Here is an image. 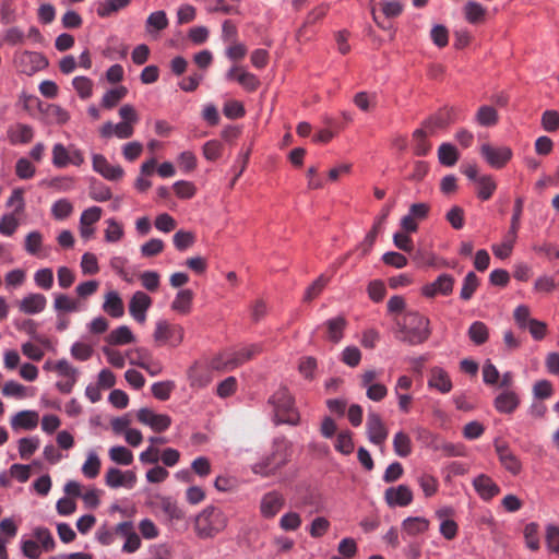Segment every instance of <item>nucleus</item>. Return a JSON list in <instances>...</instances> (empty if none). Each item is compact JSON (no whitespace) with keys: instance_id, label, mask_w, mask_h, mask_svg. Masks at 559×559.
Returning <instances> with one entry per match:
<instances>
[{"instance_id":"412c9836","label":"nucleus","mask_w":559,"mask_h":559,"mask_svg":"<svg viewBox=\"0 0 559 559\" xmlns=\"http://www.w3.org/2000/svg\"><path fill=\"white\" fill-rule=\"evenodd\" d=\"M427 384L442 394L449 393L453 386L449 373L443 368L437 366L430 369Z\"/></svg>"},{"instance_id":"5701e85b","label":"nucleus","mask_w":559,"mask_h":559,"mask_svg":"<svg viewBox=\"0 0 559 559\" xmlns=\"http://www.w3.org/2000/svg\"><path fill=\"white\" fill-rule=\"evenodd\" d=\"M211 365L202 366L198 362L193 364L188 370V379L192 388H204L212 381Z\"/></svg>"},{"instance_id":"bb28decb","label":"nucleus","mask_w":559,"mask_h":559,"mask_svg":"<svg viewBox=\"0 0 559 559\" xmlns=\"http://www.w3.org/2000/svg\"><path fill=\"white\" fill-rule=\"evenodd\" d=\"M33 136V128L28 124L16 123L8 129V139L12 144H26Z\"/></svg>"},{"instance_id":"9b49d317","label":"nucleus","mask_w":559,"mask_h":559,"mask_svg":"<svg viewBox=\"0 0 559 559\" xmlns=\"http://www.w3.org/2000/svg\"><path fill=\"white\" fill-rule=\"evenodd\" d=\"M366 429L368 439L376 445H382L388 438V429L382 421L381 416L376 412H369L367 416Z\"/></svg>"},{"instance_id":"7ed1b4c3","label":"nucleus","mask_w":559,"mask_h":559,"mask_svg":"<svg viewBox=\"0 0 559 559\" xmlns=\"http://www.w3.org/2000/svg\"><path fill=\"white\" fill-rule=\"evenodd\" d=\"M269 403L274 408V421L276 425L288 424L297 425L299 423V414L294 406V400L285 388H280L269 399Z\"/></svg>"},{"instance_id":"f704fd0d","label":"nucleus","mask_w":559,"mask_h":559,"mask_svg":"<svg viewBox=\"0 0 559 559\" xmlns=\"http://www.w3.org/2000/svg\"><path fill=\"white\" fill-rule=\"evenodd\" d=\"M104 239L108 243L119 242L124 236L123 225L116 218H108L105 222Z\"/></svg>"},{"instance_id":"2f4dec72","label":"nucleus","mask_w":559,"mask_h":559,"mask_svg":"<svg viewBox=\"0 0 559 559\" xmlns=\"http://www.w3.org/2000/svg\"><path fill=\"white\" fill-rule=\"evenodd\" d=\"M192 300L193 292L188 288L181 289L176 294L170 308L180 314H188L192 308Z\"/></svg>"},{"instance_id":"ddd939ff","label":"nucleus","mask_w":559,"mask_h":559,"mask_svg":"<svg viewBox=\"0 0 559 559\" xmlns=\"http://www.w3.org/2000/svg\"><path fill=\"white\" fill-rule=\"evenodd\" d=\"M93 170L107 180L117 181L124 175V170L119 165H111L102 154H92Z\"/></svg>"},{"instance_id":"c85d7f7f","label":"nucleus","mask_w":559,"mask_h":559,"mask_svg":"<svg viewBox=\"0 0 559 559\" xmlns=\"http://www.w3.org/2000/svg\"><path fill=\"white\" fill-rule=\"evenodd\" d=\"M103 310L112 318H121L124 314V306L120 295L110 290L105 295Z\"/></svg>"},{"instance_id":"72a5a7b5","label":"nucleus","mask_w":559,"mask_h":559,"mask_svg":"<svg viewBox=\"0 0 559 559\" xmlns=\"http://www.w3.org/2000/svg\"><path fill=\"white\" fill-rule=\"evenodd\" d=\"M131 0H104L96 3L99 17H108L130 4Z\"/></svg>"},{"instance_id":"37998d69","label":"nucleus","mask_w":559,"mask_h":559,"mask_svg":"<svg viewBox=\"0 0 559 559\" xmlns=\"http://www.w3.org/2000/svg\"><path fill=\"white\" fill-rule=\"evenodd\" d=\"M33 536L35 542L39 544L44 551H51L55 546V539L50 531L44 526H38L33 530Z\"/></svg>"},{"instance_id":"79ce46f5","label":"nucleus","mask_w":559,"mask_h":559,"mask_svg":"<svg viewBox=\"0 0 559 559\" xmlns=\"http://www.w3.org/2000/svg\"><path fill=\"white\" fill-rule=\"evenodd\" d=\"M393 448L396 455L406 457L412 453L411 438L403 431L395 433L393 438Z\"/></svg>"},{"instance_id":"13d9d810","label":"nucleus","mask_w":559,"mask_h":559,"mask_svg":"<svg viewBox=\"0 0 559 559\" xmlns=\"http://www.w3.org/2000/svg\"><path fill=\"white\" fill-rule=\"evenodd\" d=\"M329 282H330V277H328L323 274L320 275L310 286L307 287L305 295H304V300L310 301V300L314 299L316 297H318Z\"/></svg>"},{"instance_id":"c756f323","label":"nucleus","mask_w":559,"mask_h":559,"mask_svg":"<svg viewBox=\"0 0 559 559\" xmlns=\"http://www.w3.org/2000/svg\"><path fill=\"white\" fill-rule=\"evenodd\" d=\"M324 325L326 326V338L336 344L341 342L344 336V330L347 325V321L343 316H337L325 321Z\"/></svg>"},{"instance_id":"09e8293b","label":"nucleus","mask_w":559,"mask_h":559,"mask_svg":"<svg viewBox=\"0 0 559 559\" xmlns=\"http://www.w3.org/2000/svg\"><path fill=\"white\" fill-rule=\"evenodd\" d=\"M52 165L57 168H66L70 165V152L69 147H66L61 143H56L52 146Z\"/></svg>"},{"instance_id":"603ef678","label":"nucleus","mask_w":559,"mask_h":559,"mask_svg":"<svg viewBox=\"0 0 559 559\" xmlns=\"http://www.w3.org/2000/svg\"><path fill=\"white\" fill-rule=\"evenodd\" d=\"M39 448V439L36 437L22 438L19 440V454L21 459H29Z\"/></svg>"},{"instance_id":"a878e982","label":"nucleus","mask_w":559,"mask_h":559,"mask_svg":"<svg viewBox=\"0 0 559 559\" xmlns=\"http://www.w3.org/2000/svg\"><path fill=\"white\" fill-rule=\"evenodd\" d=\"M169 21L164 10L152 12L145 21V32L157 37L159 32L168 27Z\"/></svg>"},{"instance_id":"2eb2a0df","label":"nucleus","mask_w":559,"mask_h":559,"mask_svg":"<svg viewBox=\"0 0 559 559\" xmlns=\"http://www.w3.org/2000/svg\"><path fill=\"white\" fill-rule=\"evenodd\" d=\"M152 305L151 297L144 292H135L129 301L130 316L139 323L146 321V312Z\"/></svg>"},{"instance_id":"4be33fe9","label":"nucleus","mask_w":559,"mask_h":559,"mask_svg":"<svg viewBox=\"0 0 559 559\" xmlns=\"http://www.w3.org/2000/svg\"><path fill=\"white\" fill-rule=\"evenodd\" d=\"M39 415L36 411H21L11 417L10 424L14 431L33 430L37 427Z\"/></svg>"},{"instance_id":"69168bd1","label":"nucleus","mask_w":559,"mask_h":559,"mask_svg":"<svg viewBox=\"0 0 559 559\" xmlns=\"http://www.w3.org/2000/svg\"><path fill=\"white\" fill-rule=\"evenodd\" d=\"M164 250V241L158 238H152L148 241L144 242L140 247V252L142 257L152 258L159 254Z\"/></svg>"},{"instance_id":"052dcab7","label":"nucleus","mask_w":559,"mask_h":559,"mask_svg":"<svg viewBox=\"0 0 559 559\" xmlns=\"http://www.w3.org/2000/svg\"><path fill=\"white\" fill-rule=\"evenodd\" d=\"M151 355L152 353L145 347H136L127 352L129 362L140 368L145 365Z\"/></svg>"},{"instance_id":"1a4fd4ad","label":"nucleus","mask_w":559,"mask_h":559,"mask_svg":"<svg viewBox=\"0 0 559 559\" xmlns=\"http://www.w3.org/2000/svg\"><path fill=\"white\" fill-rule=\"evenodd\" d=\"M479 152L487 164L496 169L504 167L513 155L509 146H492L489 143L481 144Z\"/></svg>"},{"instance_id":"0e129e2a","label":"nucleus","mask_w":559,"mask_h":559,"mask_svg":"<svg viewBox=\"0 0 559 559\" xmlns=\"http://www.w3.org/2000/svg\"><path fill=\"white\" fill-rule=\"evenodd\" d=\"M35 284L45 290L52 287L53 284V272L49 267L40 269L34 274Z\"/></svg>"},{"instance_id":"6ab92c4d","label":"nucleus","mask_w":559,"mask_h":559,"mask_svg":"<svg viewBox=\"0 0 559 559\" xmlns=\"http://www.w3.org/2000/svg\"><path fill=\"white\" fill-rule=\"evenodd\" d=\"M134 133V127L130 122H118L114 124L110 121L105 122L99 129V134L104 139L116 136L120 140L129 139Z\"/></svg>"},{"instance_id":"39448f33","label":"nucleus","mask_w":559,"mask_h":559,"mask_svg":"<svg viewBox=\"0 0 559 559\" xmlns=\"http://www.w3.org/2000/svg\"><path fill=\"white\" fill-rule=\"evenodd\" d=\"M185 333L182 325L162 319L155 323L153 338L157 346L176 348L183 343Z\"/></svg>"},{"instance_id":"0eeeda50","label":"nucleus","mask_w":559,"mask_h":559,"mask_svg":"<svg viewBox=\"0 0 559 559\" xmlns=\"http://www.w3.org/2000/svg\"><path fill=\"white\" fill-rule=\"evenodd\" d=\"M14 63L17 70L26 75H33L48 66L44 55L27 50L15 53Z\"/></svg>"},{"instance_id":"de8ad7c7","label":"nucleus","mask_w":559,"mask_h":559,"mask_svg":"<svg viewBox=\"0 0 559 559\" xmlns=\"http://www.w3.org/2000/svg\"><path fill=\"white\" fill-rule=\"evenodd\" d=\"M128 90L124 86H118L107 91L102 98V106L114 108L122 98L126 97Z\"/></svg>"},{"instance_id":"f257e3e1","label":"nucleus","mask_w":559,"mask_h":559,"mask_svg":"<svg viewBox=\"0 0 559 559\" xmlns=\"http://www.w3.org/2000/svg\"><path fill=\"white\" fill-rule=\"evenodd\" d=\"M395 323L399 338L409 345L423 344L431 334L430 320L418 311H406Z\"/></svg>"},{"instance_id":"c03bdc74","label":"nucleus","mask_w":559,"mask_h":559,"mask_svg":"<svg viewBox=\"0 0 559 559\" xmlns=\"http://www.w3.org/2000/svg\"><path fill=\"white\" fill-rule=\"evenodd\" d=\"M475 119L481 127H492L498 122V112L493 107L485 105L479 107Z\"/></svg>"},{"instance_id":"b1692460","label":"nucleus","mask_w":559,"mask_h":559,"mask_svg":"<svg viewBox=\"0 0 559 559\" xmlns=\"http://www.w3.org/2000/svg\"><path fill=\"white\" fill-rule=\"evenodd\" d=\"M496 451L502 466L513 475H518L522 469L519 457L506 444H496Z\"/></svg>"},{"instance_id":"3c124183","label":"nucleus","mask_w":559,"mask_h":559,"mask_svg":"<svg viewBox=\"0 0 559 559\" xmlns=\"http://www.w3.org/2000/svg\"><path fill=\"white\" fill-rule=\"evenodd\" d=\"M479 285V280L474 272H468L463 280L460 297L469 300Z\"/></svg>"},{"instance_id":"49530a36","label":"nucleus","mask_w":559,"mask_h":559,"mask_svg":"<svg viewBox=\"0 0 559 559\" xmlns=\"http://www.w3.org/2000/svg\"><path fill=\"white\" fill-rule=\"evenodd\" d=\"M465 19L473 24L479 23L484 20L486 9L476 1H468L464 5Z\"/></svg>"},{"instance_id":"4c0bfd02","label":"nucleus","mask_w":559,"mask_h":559,"mask_svg":"<svg viewBox=\"0 0 559 559\" xmlns=\"http://www.w3.org/2000/svg\"><path fill=\"white\" fill-rule=\"evenodd\" d=\"M477 197L480 200H489L497 189V183L491 175H483L477 179Z\"/></svg>"},{"instance_id":"a19ab883","label":"nucleus","mask_w":559,"mask_h":559,"mask_svg":"<svg viewBox=\"0 0 559 559\" xmlns=\"http://www.w3.org/2000/svg\"><path fill=\"white\" fill-rule=\"evenodd\" d=\"M467 334L474 344L481 345L488 340L489 331L484 322L475 321L468 328Z\"/></svg>"},{"instance_id":"f03ea898","label":"nucleus","mask_w":559,"mask_h":559,"mask_svg":"<svg viewBox=\"0 0 559 559\" xmlns=\"http://www.w3.org/2000/svg\"><path fill=\"white\" fill-rule=\"evenodd\" d=\"M261 347L251 344L239 349H226L211 360V367L218 371H231L259 354Z\"/></svg>"},{"instance_id":"cd10ccee","label":"nucleus","mask_w":559,"mask_h":559,"mask_svg":"<svg viewBox=\"0 0 559 559\" xmlns=\"http://www.w3.org/2000/svg\"><path fill=\"white\" fill-rule=\"evenodd\" d=\"M473 485L478 495L485 500L493 498L500 491L498 485L491 478L485 475L477 476L474 479Z\"/></svg>"},{"instance_id":"6e6552de","label":"nucleus","mask_w":559,"mask_h":559,"mask_svg":"<svg viewBox=\"0 0 559 559\" xmlns=\"http://www.w3.org/2000/svg\"><path fill=\"white\" fill-rule=\"evenodd\" d=\"M443 127V120L441 118L435 117L426 120L423 124V128L414 131V140H415V154L418 156H425L430 151V144L426 142L425 138L428 135H432L438 128Z\"/></svg>"},{"instance_id":"393cba45","label":"nucleus","mask_w":559,"mask_h":559,"mask_svg":"<svg viewBox=\"0 0 559 559\" xmlns=\"http://www.w3.org/2000/svg\"><path fill=\"white\" fill-rule=\"evenodd\" d=\"M430 522L424 516H408L402 522V531L405 536L415 537L429 530Z\"/></svg>"},{"instance_id":"e433bc0d","label":"nucleus","mask_w":559,"mask_h":559,"mask_svg":"<svg viewBox=\"0 0 559 559\" xmlns=\"http://www.w3.org/2000/svg\"><path fill=\"white\" fill-rule=\"evenodd\" d=\"M392 209H393V203L385 204L382 207L380 215L374 221L372 229L367 234V236L365 238V242L366 243H368L369 246L373 245L378 234L382 229V227H383L388 216L390 215V212H391Z\"/></svg>"},{"instance_id":"a18cd8bd","label":"nucleus","mask_w":559,"mask_h":559,"mask_svg":"<svg viewBox=\"0 0 559 559\" xmlns=\"http://www.w3.org/2000/svg\"><path fill=\"white\" fill-rule=\"evenodd\" d=\"M438 158L444 166H453L459 159V153L451 143H442L438 148Z\"/></svg>"},{"instance_id":"338daca9","label":"nucleus","mask_w":559,"mask_h":559,"mask_svg":"<svg viewBox=\"0 0 559 559\" xmlns=\"http://www.w3.org/2000/svg\"><path fill=\"white\" fill-rule=\"evenodd\" d=\"M53 370L57 372V374L63 379H78L79 371L76 368H74L68 360L60 359L58 360Z\"/></svg>"},{"instance_id":"9d476101","label":"nucleus","mask_w":559,"mask_h":559,"mask_svg":"<svg viewBox=\"0 0 559 559\" xmlns=\"http://www.w3.org/2000/svg\"><path fill=\"white\" fill-rule=\"evenodd\" d=\"M138 420L148 426L155 432L166 431L171 425V418L166 414H156L152 409L143 407L138 411Z\"/></svg>"},{"instance_id":"4d7b16f0","label":"nucleus","mask_w":559,"mask_h":559,"mask_svg":"<svg viewBox=\"0 0 559 559\" xmlns=\"http://www.w3.org/2000/svg\"><path fill=\"white\" fill-rule=\"evenodd\" d=\"M335 450L344 455H349L354 451V442L352 432L348 430L341 431L335 441Z\"/></svg>"},{"instance_id":"bf43d9fd","label":"nucleus","mask_w":559,"mask_h":559,"mask_svg":"<svg viewBox=\"0 0 559 559\" xmlns=\"http://www.w3.org/2000/svg\"><path fill=\"white\" fill-rule=\"evenodd\" d=\"M341 360L348 367H357L361 360V352L357 346H346L342 350Z\"/></svg>"},{"instance_id":"a211bd4d","label":"nucleus","mask_w":559,"mask_h":559,"mask_svg":"<svg viewBox=\"0 0 559 559\" xmlns=\"http://www.w3.org/2000/svg\"><path fill=\"white\" fill-rule=\"evenodd\" d=\"M384 499L390 507H406L413 501V492L408 486L399 485L388 488Z\"/></svg>"},{"instance_id":"20e7f679","label":"nucleus","mask_w":559,"mask_h":559,"mask_svg":"<svg viewBox=\"0 0 559 559\" xmlns=\"http://www.w3.org/2000/svg\"><path fill=\"white\" fill-rule=\"evenodd\" d=\"M227 525V516L215 507H207L195 518V532L202 538L213 537Z\"/></svg>"},{"instance_id":"f8f14e48","label":"nucleus","mask_w":559,"mask_h":559,"mask_svg":"<svg viewBox=\"0 0 559 559\" xmlns=\"http://www.w3.org/2000/svg\"><path fill=\"white\" fill-rule=\"evenodd\" d=\"M455 280L452 275L443 273L436 281L421 287L423 296L433 298L437 295L448 296L453 292Z\"/></svg>"},{"instance_id":"473e14b6","label":"nucleus","mask_w":559,"mask_h":559,"mask_svg":"<svg viewBox=\"0 0 559 559\" xmlns=\"http://www.w3.org/2000/svg\"><path fill=\"white\" fill-rule=\"evenodd\" d=\"M516 238L518 231L509 229L501 243H495L491 246L495 257L501 260L509 258Z\"/></svg>"},{"instance_id":"8fccbe9b","label":"nucleus","mask_w":559,"mask_h":559,"mask_svg":"<svg viewBox=\"0 0 559 559\" xmlns=\"http://www.w3.org/2000/svg\"><path fill=\"white\" fill-rule=\"evenodd\" d=\"M16 213H7L0 217V234L7 237L12 236L20 225Z\"/></svg>"},{"instance_id":"423d86ee","label":"nucleus","mask_w":559,"mask_h":559,"mask_svg":"<svg viewBox=\"0 0 559 559\" xmlns=\"http://www.w3.org/2000/svg\"><path fill=\"white\" fill-rule=\"evenodd\" d=\"M287 447L288 445L285 439H275L272 454L253 464L251 467L252 472L261 476L273 475L287 462Z\"/></svg>"},{"instance_id":"5fc2aeb1","label":"nucleus","mask_w":559,"mask_h":559,"mask_svg":"<svg viewBox=\"0 0 559 559\" xmlns=\"http://www.w3.org/2000/svg\"><path fill=\"white\" fill-rule=\"evenodd\" d=\"M73 212V205L68 199L57 200L51 206V214L56 219L62 221Z\"/></svg>"},{"instance_id":"e2e57ef3","label":"nucleus","mask_w":559,"mask_h":559,"mask_svg":"<svg viewBox=\"0 0 559 559\" xmlns=\"http://www.w3.org/2000/svg\"><path fill=\"white\" fill-rule=\"evenodd\" d=\"M236 81L247 91L252 92L255 91L259 87L260 81L259 79L246 71L243 68L239 70V73L237 74Z\"/></svg>"},{"instance_id":"7c9ffc66","label":"nucleus","mask_w":559,"mask_h":559,"mask_svg":"<svg viewBox=\"0 0 559 559\" xmlns=\"http://www.w3.org/2000/svg\"><path fill=\"white\" fill-rule=\"evenodd\" d=\"M53 309L60 314L80 311L82 307L78 299H73L66 294L56 293L53 294Z\"/></svg>"},{"instance_id":"dca6fc26","label":"nucleus","mask_w":559,"mask_h":559,"mask_svg":"<svg viewBox=\"0 0 559 559\" xmlns=\"http://www.w3.org/2000/svg\"><path fill=\"white\" fill-rule=\"evenodd\" d=\"M285 498L278 491H269L264 493L260 501V513L265 519L274 518L284 507Z\"/></svg>"},{"instance_id":"864d4df0","label":"nucleus","mask_w":559,"mask_h":559,"mask_svg":"<svg viewBox=\"0 0 559 559\" xmlns=\"http://www.w3.org/2000/svg\"><path fill=\"white\" fill-rule=\"evenodd\" d=\"M72 85L82 99H87L93 94V82L87 76H75Z\"/></svg>"},{"instance_id":"58836bf2","label":"nucleus","mask_w":559,"mask_h":559,"mask_svg":"<svg viewBox=\"0 0 559 559\" xmlns=\"http://www.w3.org/2000/svg\"><path fill=\"white\" fill-rule=\"evenodd\" d=\"M100 459L95 451H88L86 460L82 465V473L88 479H94L100 471Z\"/></svg>"},{"instance_id":"f3484780","label":"nucleus","mask_w":559,"mask_h":559,"mask_svg":"<svg viewBox=\"0 0 559 559\" xmlns=\"http://www.w3.org/2000/svg\"><path fill=\"white\" fill-rule=\"evenodd\" d=\"M47 306V298L39 293H29L25 295L17 304L19 310L28 316L43 312Z\"/></svg>"},{"instance_id":"4468645a","label":"nucleus","mask_w":559,"mask_h":559,"mask_svg":"<svg viewBox=\"0 0 559 559\" xmlns=\"http://www.w3.org/2000/svg\"><path fill=\"white\" fill-rule=\"evenodd\" d=\"M105 483L110 488L126 487L132 489L136 484V475L132 471H120L117 467L108 468Z\"/></svg>"},{"instance_id":"aec40b11","label":"nucleus","mask_w":559,"mask_h":559,"mask_svg":"<svg viewBox=\"0 0 559 559\" xmlns=\"http://www.w3.org/2000/svg\"><path fill=\"white\" fill-rule=\"evenodd\" d=\"M520 396L513 390H503L493 400V406L501 414H512L520 405Z\"/></svg>"},{"instance_id":"680f3d73","label":"nucleus","mask_w":559,"mask_h":559,"mask_svg":"<svg viewBox=\"0 0 559 559\" xmlns=\"http://www.w3.org/2000/svg\"><path fill=\"white\" fill-rule=\"evenodd\" d=\"M524 538L526 546L531 550H538L539 549V537H538V524L532 522L526 524L524 528Z\"/></svg>"},{"instance_id":"6e6d98bb","label":"nucleus","mask_w":559,"mask_h":559,"mask_svg":"<svg viewBox=\"0 0 559 559\" xmlns=\"http://www.w3.org/2000/svg\"><path fill=\"white\" fill-rule=\"evenodd\" d=\"M194 234L183 229L178 230L173 237L174 246L179 251H185L190 248L194 243Z\"/></svg>"},{"instance_id":"c9c22d12","label":"nucleus","mask_w":559,"mask_h":559,"mask_svg":"<svg viewBox=\"0 0 559 559\" xmlns=\"http://www.w3.org/2000/svg\"><path fill=\"white\" fill-rule=\"evenodd\" d=\"M106 340L110 345H126L133 343L135 337L129 326L120 325L112 330Z\"/></svg>"},{"instance_id":"ea45409f","label":"nucleus","mask_w":559,"mask_h":559,"mask_svg":"<svg viewBox=\"0 0 559 559\" xmlns=\"http://www.w3.org/2000/svg\"><path fill=\"white\" fill-rule=\"evenodd\" d=\"M109 459L119 465H130L133 462V453L123 445L111 447L108 451Z\"/></svg>"},{"instance_id":"774afa93","label":"nucleus","mask_w":559,"mask_h":559,"mask_svg":"<svg viewBox=\"0 0 559 559\" xmlns=\"http://www.w3.org/2000/svg\"><path fill=\"white\" fill-rule=\"evenodd\" d=\"M174 389L175 383L173 381H160L152 385V393L157 400L166 401L169 399Z\"/></svg>"}]
</instances>
